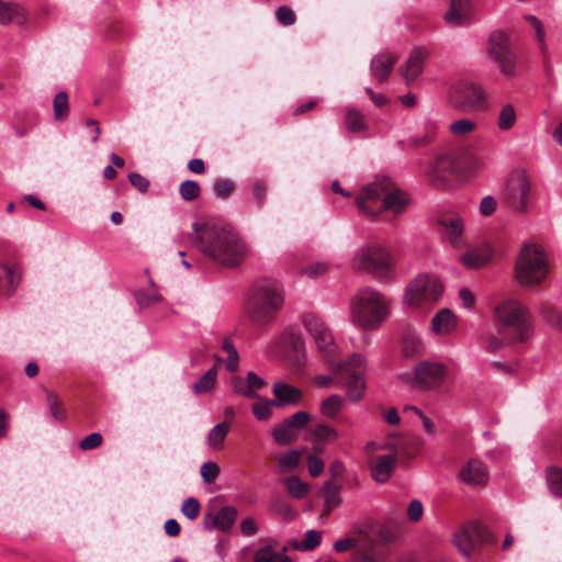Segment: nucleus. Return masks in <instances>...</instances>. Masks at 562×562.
<instances>
[{
  "label": "nucleus",
  "mask_w": 562,
  "mask_h": 562,
  "mask_svg": "<svg viewBox=\"0 0 562 562\" xmlns=\"http://www.w3.org/2000/svg\"><path fill=\"white\" fill-rule=\"evenodd\" d=\"M189 238L203 255L225 267L240 266L249 255L239 233L227 225L194 224Z\"/></svg>",
  "instance_id": "f257e3e1"
},
{
  "label": "nucleus",
  "mask_w": 562,
  "mask_h": 562,
  "mask_svg": "<svg viewBox=\"0 0 562 562\" xmlns=\"http://www.w3.org/2000/svg\"><path fill=\"white\" fill-rule=\"evenodd\" d=\"M407 193L396 187L389 177H382L366 186L358 199L357 206L370 218H376L383 211L398 214L408 205Z\"/></svg>",
  "instance_id": "f03ea898"
},
{
  "label": "nucleus",
  "mask_w": 562,
  "mask_h": 562,
  "mask_svg": "<svg viewBox=\"0 0 562 562\" xmlns=\"http://www.w3.org/2000/svg\"><path fill=\"white\" fill-rule=\"evenodd\" d=\"M284 304L282 285L272 278L257 280L245 303V312L250 322L258 326L270 323Z\"/></svg>",
  "instance_id": "7ed1b4c3"
},
{
  "label": "nucleus",
  "mask_w": 562,
  "mask_h": 562,
  "mask_svg": "<svg viewBox=\"0 0 562 562\" xmlns=\"http://www.w3.org/2000/svg\"><path fill=\"white\" fill-rule=\"evenodd\" d=\"M495 318L502 338L507 344L525 342L533 334V318L518 301H506L495 308Z\"/></svg>",
  "instance_id": "20e7f679"
},
{
  "label": "nucleus",
  "mask_w": 562,
  "mask_h": 562,
  "mask_svg": "<svg viewBox=\"0 0 562 562\" xmlns=\"http://www.w3.org/2000/svg\"><path fill=\"white\" fill-rule=\"evenodd\" d=\"M482 161L470 153H448L436 158L428 172V179L436 188H445L449 183L482 167Z\"/></svg>",
  "instance_id": "39448f33"
},
{
  "label": "nucleus",
  "mask_w": 562,
  "mask_h": 562,
  "mask_svg": "<svg viewBox=\"0 0 562 562\" xmlns=\"http://www.w3.org/2000/svg\"><path fill=\"white\" fill-rule=\"evenodd\" d=\"M387 315V301L374 289L359 290L351 301V319L361 328L376 329Z\"/></svg>",
  "instance_id": "423d86ee"
},
{
  "label": "nucleus",
  "mask_w": 562,
  "mask_h": 562,
  "mask_svg": "<svg viewBox=\"0 0 562 562\" xmlns=\"http://www.w3.org/2000/svg\"><path fill=\"white\" fill-rule=\"evenodd\" d=\"M364 373L366 360L361 355L355 353L337 366L334 378L317 376L316 383L327 386L335 381L337 385L346 390L349 400L359 402L363 397L366 389Z\"/></svg>",
  "instance_id": "0eeeda50"
},
{
  "label": "nucleus",
  "mask_w": 562,
  "mask_h": 562,
  "mask_svg": "<svg viewBox=\"0 0 562 562\" xmlns=\"http://www.w3.org/2000/svg\"><path fill=\"white\" fill-rule=\"evenodd\" d=\"M549 273L547 255L535 244L525 245L515 263V276L521 286H535Z\"/></svg>",
  "instance_id": "6e6552de"
},
{
  "label": "nucleus",
  "mask_w": 562,
  "mask_h": 562,
  "mask_svg": "<svg viewBox=\"0 0 562 562\" xmlns=\"http://www.w3.org/2000/svg\"><path fill=\"white\" fill-rule=\"evenodd\" d=\"M537 193L525 170H515L508 177L502 193V203L516 214H527Z\"/></svg>",
  "instance_id": "1a4fd4ad"
},
{
  "label": "nucleus",
  "mask_w": 562,
  "mask_h": 562,
  "mask_svg": "<svg viewBox=\"0 0 562 562\" xmlns=\"http://www.w3.org/2000/svg\"><path fill=\"white\" fill-rule=\"evenodd\" d=\"M394 259L382 246L370 244L363 246L355 259V268L370 272L382 280H392L395 277Z\"/></svg>",
  "instance_id": "9d476101"
},
{
  "label": "nucleus",
  "mask_w": 562,
  "mask_h": 562,
  "mask_svg": "<svg viewBox=\"0 0 562 562\" xmlns=\"http://www.w3.org/2000/svg\"><path fill=\"white\" fill-rule=\"evenodd\" d=\"M366 452L372 479L379 483L387 482L397 462L396 446L391 442L370 441L366 445Z\"/></svg>",
  "instance_id": "9b49d317"
},
{
  "label": "nucleus",
  "mask_w": 562,
  "mask_h": 562,
  "mask_svg": "<svg viewBox=\"0 0 562 562\" xmlns=\"http://www.w3.org/2000/svg\"><path fill=\"white\" fill-rule=\"evenodd\" d=\"M442 292L443 286L437 277L419 274L408 283L404 300L409 306L422 307L437 302Z\"/></svg>",
  "instance_id": "f8f14e48"
},
{
  "label": "nucleus",
  "mask_w": 562,
  "mask_h": 562,
  "mask_svg": "<svg viewBox=\"0 0 562 562\" xmlns=\"http://www.w3.org/2000/svg\"><path fill=\"white\" fill-rule=\"evenodd\" d=\"M452 105L463 112L486 109V95L483 89L473 82H458L449 92Z\"/></svg>",
  "instance_id": "ddd939ff"
},
{
  "label": "nucleus",
  "mask_w": 562,
  "mask_h": 562,
  "mask_svg": "<svg viewBox=\"0 0 562 562\" xmlns=\"http://www.w3.org/2000/svg\"><path fill=\"white\" fill-rule=\"evenodd\" d=\"M495 542L488 529L477 522L461 527L453 535V544L465 557H470L486 543Z\"/></svg>",
  "instance_id": "4468645a"
},
{
  "label": "nucleus",
  "mask_w": 562,
  "mask_h": 562,
  "mask_svg": "<svg viewBox=\"0 0 562 562\" xmlns=\"http://www.w3.org/2000/svg\"><path fill=\"white\" fill-rule=\"evenodd\" d=\"M303 325L314 339L321 355L330 360L336 351V344L331 330L322 317L314 313L303 315Z\"/></svg>",
  "instance_id": "2eb2a0df"
},
{
  "label": "nucleus",
  "mask_w": 562,
  "mask_h": 562,
  "mask_svg": "<svg viewBox=\"0 0 562 562\" xmlns=\"http://www.w3.org/2000/svg\"><path fill=\"white\" fill-rule=\"evenodd\" d=\"M490 56L498 64L502 74L513 76L516 69V56L509 46V40L503 32H495L488 40Z\"/></svg>",
  "instance_id": "dca6fc26"
},
{
  "label": "nucleus",
  "mask_w": 562,
  "mask_h": 562,
  "mask_svg": "<svg viewBox=\"0 0 562 562\" xmlns=\"http://www.w3.org/2000/svg\"><path fill=\"white\" fill-rule=\"evenodd\" d=\"M447 367L435 361H422L414 367L413 386L422 390L439 387L446 376Z\"/></svg>",
  "instance_id": "f3484780"
},
{
  "label": "nucleus",
  "mask_w": 562,
  "mask_h": 562,
  "mask_svg": "<svg viewBox=\"0 0 562 562\" xmlns=\"http://www.w3.org/2000/svg\"><path fill=\"white\" fill-rule=\"evenodd\" d=\"M272 392L274 398L271 400V404L277 407L297 405L303 398V393L299 387L282 381L273 384Z\"/></svg>",
  "instance_id": "a211bd4d"
},
{
  "label": "nucleus",
  "mask_w": 562,
  "mask_h": 562,
  "mask_svg": "<svg viewBox=\"0 0 562 562\" xmlns=\"http://www.w3.org/2000/svg\"><path fill=\"white\" fill-rule=\"evenodd\" d=\"M429 56L425 47H415L405 65L401 68V74L406 82L415 80L423 71L424 63Z\"/></svg>",
  "instance_id": "6ab92c4d"
},
{
  "label": "nucleus",
  "mask_w": 562,
  "mask_h": 562,
  "mask_svg": "<svg viewBox=\"0 0 562 562\" xmlns=\"http://www.w3.org/2000/svg\"><path fill=\"white\" fill-rule=\"evenodd\" d=\"M460 479L469 485H485L488 480V472L486 467L479 460H470L460 470Z\"/></svg>",
  "instance_id": "aec40b11"
},
{
  "label": "nucleus",
  "mask_w": 562,
  "mask_h": 562,
  "mask_svg": "<svg viewBox=\"0 0 562 562\" xmlns=\"http://www.w3.org/2000/svg\"><path fill=\"white\" fill-rule=\"evenodd\" d=\"M237 518V509L233 506H225L220 509L215 515H209L204 519V527L206 529L217 528L221 531H228Z\"/></svg>",
  "instance_id": "412c9836"
},
{
  "label": "nucleus",
  "mask_w": 562,
  "mask_h": 562,
  "mask_svg": "<svg viewBox=\"0 0 562 562\" xmlns=\"http://www.w3.org/2000/svg\"><path fill=\"white\" fill-rule=\"evenodd\" d=\"M396 61L397 56L391 53L376 55L371 61V72L373 77L379 82L386 81Z\"/></svg>",
  "instance_id": "4be33fe9"
},
{
  "label": "nucleus",
  "mask_w": 562,
  "mask_h": 562,
  "mask_svg": "<svg viewBox=\"0 0 562 562\" xmlns=\"http://www.w3.org/2000/svg\"><path fill=\"white\" fill-rule=\"evenodd\" d=\"M458 317L449 308L439 311L431 321V330L436 335H449L457 329Z\"/></svg>",
  "instance_id": "5701e85b"
},
{
  "label": "nucleus",
  "mask_w": 562,
  "mask_h": 562,
  "mask_svg": "<svg viewBox=\"0 0 562 562\" xmlns=\"http://www.w3.org/2000/svg\"><path fill=\"white\" fill-rule=\"evenodd\" d=\"M27 20L25 10L15 3L0 0V23L23 25Z\"/></svg>",
  "instance_id": "b1692460"
},
{
  "label": "nucleus",
  "mask_w": 562,
  "mask_h": 562,
  "mask_svg": "<svg viewBox=\"0 0 562 562\" xmlns=\"http://www.w3.org/2000/svg\"><path fill=\"white\" fill-rule=\"evenodd\" d=\"M491 257V248L488 246H481L462 255L460 261L469 269H480L488 262Z\"/></svg>",
  "instance_id": "393cba45"
},
{
  "label": "nucleus",
  "mask_w": 562,
  "mask_h": 562,
  "mask_svg": "<svg viewBox=\"0 0 562 562\" xmlns=\"http://www.w3.org/2000/svg\"><path fill=\"white\" fill-rule=\"evenodd\" d=\"M134 297L140 308L155 306L164 301L153 280H149L147 289H138L134 292Z\"/></svg>",
  "instance_id": "a878e982"
},
{
  "label": "nucleus",
  "mask_w": 562,
  "mask_h": 562,
  "mask_svg": "<svg viewBox=\"0 0 562 562\" xmlns=\"http://www.w3.org/2000/svg\"><path fill=\"white\" fill-rule=\"evenodd\" d=\"M345 405L342 396L333 394L325 398L319 407L321 414L329 419L338 418V414Z\"/></svg>",
  "instance_id": "bb28decb"
},
{
  "label": "nucleus",
  "mask_w": 562,
  "mask_h": 562,
  "mask_svg": "<svg viewBox=\"0 0 562 562\" xmlns=\"http://www.w3.org/2000/svg\"><path fill=\"white\" fill-rule=\"evenodd\" d=\"M20 279V276L11 267L0 263V290L12 294L19 285Z\"/></svg>",
  "instance_id": "cd10ccee"
},
{
  "label": "nucleus",
  "mask_w": 562,
  "mask_h": 562,
  "mask_svg": "<svg viewBox=\"0 0 562 562\" xmlns=\"http://www.w3.org/2000/svg\"><path fill=\"white\" fill-rule=\"evenodd\" d=\"M254 562H292L285 554V551H274L271 546L258 549L254 557Z\"/></svg>",
  "instance_id": "c85d7f7f"
},
{
  "label": "nucleus",
  "mask_w": 562,
  "mask_h": 562,
  "mask_svg": "<svg viewBox=\"0 0 562 562\" xmlns=\"http://www.w3.org/2000/svg\"><path fill=\"white\" fill-rule=\"evenodd\" d=\"M229 423L223 422L215 425L209 432L207 443L212 449H221L229 432Z\"/></svg>",
  "instance_id": "c756f323"
},
{
  "label": "nucleus",
  "mask_w": 562,
  "mask_h": 562,
  "mask_svg": "<svg viewBox=\"0 0 562 562\" xmlns=\"http://www.w3.org/2000/svg\"><path fill=\"white\" fill-rule=\"evenodd\" d=\"M272 437L279 446H285L296 440V432L284 420L277 425L272 430Z\"/></svg>",
  "instance_id": "7c9ffc66"
},
{
  "label": "nucleus",
  "mask_w": 562,
  "mask_h": 562,
  "mask_svg": "<svg viewBox=\"0 0 562 562\" xmlns=\"http://www.w3.org/2000/svg\"><path fill=\"white\" fill-rule=\"evenodd\" d=\"M217 369L212 367L207 370L198 382L192 385V390L195 394H205L213 390L216 384Z\"/></svg>",
  "instance_id": "2f4dec72"
},
{
  "label": "nucleus",
  "mask_w": 562,
  "mask_h": 562,
  "mask_svg": "<svg viewBox=\"0 0 562 562\" xmlns=\"http://www.w3.org/2000/svg\"><path fill=\"white\" fill-rule=\"evenodd\" d=\"M546 479L550 492L562 497V468L549 467L546 471Z\"/></svg>",
  "instance_id": "473e14b6"
},
{
  "label": "nucleus",
  "mask_w": 562,
  "mask_h": 562,
  "mask_svg": "<svg viewBox=\"0 0 562 562\" xmlns=\"http://www.w3.org/2000/svg\"><path fill=\"white\" fill-rule=\"evenodd\" d=\"M517 121L516 110L513 104L507 103L502 106L498 119L497 126L501 131H509L514 127Z\"/></svg>",
  "instance_id": "72a5a7b5"
},
{
  "label": "nucleus",
  "mask_w": 562,
  "mask_h": 562,
  "mask_svg": "<svg viewBox=\"0 0 562 562\" xmlns=\"http://www.w3.org/2000/svg\"><path fill=\"white\" fill-rule=\"evenodd\" d=\"M46 401L49 408V412L54 419L63 422L66 419V411L64 408L63 401L60 397L53 391L45 390Z\"/></svg>",
  "instance_id": "f704fd0d"
},
{
  "label": "nucleus",
  "mask_w": 562,
  "mask_h": 562,
  "mask_svg": "<svg viewBox=\"0 0 562 562\" xmlns=\"http://www.w3.org/2000/svg\"><path fill=\"white\" fill-rule=\"evenodd\" d=\"M440 224L445 227L446 233L449 235L450 241L456 244L457 239L461 236L463 226L460 217L446 216L440 220Z\"/></svg>",
  "instance_id": "c9c22d12"
},
{
  "label": "nucleus",
  "mask_w": 562,
  "mask_h": 562,
  "mask_svg": "<svg viewBox=\"0 0 562 562\" xmlns=\"http://www.w3.org/2000/svg\"><path fill=\"white\" fill-rule=\"evenodd\" d=\"M424 344L415 335H407L403 339L402 351L405 357L413 358L424 352Z\"/></svg>",
  "instance_id": "e433bc0d"
},
{
  "label": "nucleus",
  "mask_w": 562,
  "mask_h": 562,
  "mask_svg": "<svg viewBox=\"0 0 562 562\" xmlns=\"http://www.w3.org/2000/svg\"><path fill=\"white\" fill-rule=\"evenodd\" d=\"M345 124L349 132L357 133L367 127L364 116L356 109H349L345 116Z\"/></svg>",
  "instance_id": "4c0bfd02"
},
{
  "label": "nucleus",
  "mask_w": 562,
  "mask_h": 562,
  "mask_svg": "<svg viewBox=\"0 0 562 562\" xmlns=\"http://www.w3.org/2000/svg\"><path fill=\"white\" fill-rule=\"evenodd\" d=\"M467 0H450V8L445 14V21L451 25H460L463 22L462 9Z\"/></svg>",
  "instance_id": "58836bf2"
},
{
  "label": "nucleus",
  "mask_w": 562,
  "mask_h": 562,
  "mask_svg": "<svg viewBox=\"0 0 562 562\" xmlns=\"http://www.w3.org/2000/svg\"><path fill=\"white\" fill-rule=\"evenodd\" d=\"M313 436L322 442L333 443L339 438L338 431L327 424H318L313 429Z\"/></svg>",
  "instance_id": "ea45409f"
},
{
  "label": "nucleus",
  "mask_w": 562,
  "mask_h": 562,
  "mask_svg": "<svg viewBox=\"0 0 562 562\" xmlns=\"http://www.w3.org/2000/svg\"><path fill=\"white\" fill-rule=\"evenodd\" d=\"M179 193L182 200L191 202L200 198L201 187L194 180H186L180 183Z\"/></svg>",
  "instance_id": "a19ab883"
},
{
  "label": "nucleus",
  "mask_w": 562,
  "mask_h": 562,
  "mask_svg": "<svg viewBox=\"0 0 562 562\" xmlns=\"http://www.w3.org/2000/svg\"><path fill=\"white\" fill-rule=\"evenodd\" d=\"M54 117L57 121H63L68 116L69 104L68 95L66 92H59L55 95L53 101Z\"/></svg>",
  "instance_id": "79ce46f5"
},
{
  "label": "nucleus",
  "mask_w": 562,
  "mask_h": 562,
  "mask_svg": "<svg viewBox=\"0 0 562 562\" xmlns=\"http://www.w3.org/2000/svg\"><path fill=\"white\" fill-rule=\"evenodd\" d=\"M222 348L228 355V358L226 360V369L229 372H235L237 370V368H238L239 356H238V352H237V350L235 348L234 342L232 341L231 338H225L223 340Z\"/></svg>",
  "instance_id": "37998d69"
},
{
  "label": "nucleus",
  "mask_w": 562,
  "mask_h": 562,
  "mask_svg": "<svg viewBox=\"0 0 562 562\" xmlns=\"http://www.w3.org/2000/svg\"><path fill=\"white\" fill-rule=\"evenodd\" d=\"M301 453L297 450H290L277 458L279 467L282 471H291L299 467Z\"/></svg>",
  "instance_id": "c03bdc74"
},
{
  "label": "nucleus",
  "mask_w": 562,
  "mask_h": 562,
  "mask_svg": "<svg viewBox=\"0 0 562 562\" xmlns=\"http://www.w3.org/2000/svg\"><path fill=\"white\" fill-rule=\"evenodd\" d=\"M322 540V532L317 530H308L302 541L296 542L294 548L301 551H310L315 549Z\"/></svg>",
  "instance_id": "a18cd8bd"
},
{
  "label": "nucleus",
  "mask_w": 562,
  "mask_h": 562,
  "mask_svg": "<svg viewBox=\"0 0 562 562\" xmlns=\"http://www.w3.org/2000/svg\"><path fill=\"white\" fill-rule=\"evenodd\" d=\"M288 492L294 498H303L308 492V485L302 482L297 476H291L285 480Z\"/></svg>",
  "instance_id": "49530a36"
},
{
  "label": "nucleus",
  "mask_w": 562,
  "mask_h": 562,
  "mask_svg": "<svg viewBox=\"0 0 562 562\" xmlns=\"http://www.w3.org/2000/svg\"><path fill=\"white\" fill-rule=\"evenodd\" d=\"M476 127V124L475 122H473L472 120H468V119H462V120H458V121H454L450 124V132L454 135V136H465L467 134L473 132Z\"/></svg>",
  "instance_id": "de8ad7c7"
},
{
  "label": "nucleus",
  "mask_w": 562,
  "mask_h": 562,
  "mask_svg": "<svg viewBox=\"0 0 562 562\" xmlns=\"http://www.w3.org/2000/svg\"><path fill=\"white\" fill-rule=\"evenodd\" d=\"M235 190V183L228 179H216L213 183L214 193L222 199L228 198Z\"/></svg>",
  "instance_id": "09e8293b"
},
{
  "label": "nucleus",
  "mask_w": 562,
  "mask_h": 562,
  "mask_svg": "<svg viewBox=\"0 0 562 562\" xmlns=\"http://www.w3.org/2000/svg\"><path fill=\"white\" fill-rule=\"evenodd\" d=\"M271 406H272L271 400L267 401V400L260 398V401L258 403H255L252 405L251 411H252L254 416L258 420H267L272 415Z\"/></svg>",
  "instance_id": "8fccbe9b"
},
{
  "label": "nucleus",
  "mask_w": 562,
  "mask_h": 562,
  "mask_svg": "<svg viewBox=\"0 0 562 562\" xmlns=\"http://www.w3.org/2000/svg\"><path fill=\"white\" fill-rule=\"evenodd\" d=\"M323 496L328 507L337 506L339 504V487L333 482H326Z\"/></svg>",
  "instance_id": "3c124183"
},
{
  "label": "nucleus",
  "mask_w": 562,
  "mask_h": 562,
  "mask_svg": "<svg viewBox=\"0 0 562 562\" xmlns=\"http://www.w3.org/2000/svg\"><path fill=\"white\" fill-rule=\"evenodd\" d=\"M277 21L284 26H290L295 23L296 15L294 11L286 5H281L276 11Z\"/></svg>",
  "instance_id": "603ef678"
},
{
  "label": "nucleus",
  "mask_w": 562,
  "mask_h": 562,
  "mask_svg": "<svg viewBox=\"0 0 562 562\" xmlns=\"http://www.w3.org/2000/svg\"><path fill=\"white\" fill-rule=\"evenodd\" d=\"M201 505L195 497L187 498L181 506V513L189 519H195L200 514Z\"/></svg>",
  "instance_id": "864d4df0"
},
{
  "label": "nucleus",
  "mask_w": 562,
  "mask_h": 562,
  "mask_svg": "<svg viewBox=\"0 0 562 562\" xmlns=\"http://www.w3.org/2000/svg\"><path fill=\"white\" fill-rule=\"evenodd\" d=\"M220 467L216 462L209 461L202 464L201 467V475L205 483H213L218 474H220Z\"/></svg>",
  "instance_id": "5fc2aeb1"
},
{
  "label": "nucleus",
  "mask_w": 562,
  "mask_h": 562,
  "mask_svg": "<svg viewBox=\"0 0 562 562\" xmlns=\"http://www.w3.org/2000/svg\"><path fill=\"white\" fill-rule=\"evenodd\" d=\"M251 195L258 206H261L265 203L268 186L262 180H256L251 183Z\"/></svg>",
  "instance_id": "6e6d98bb"
},
{
  "label": "nucleus",
  "mask_w": 562,
  "mask_h": 562,
  "mask_svg": "<svg viewBox=\"0 0 562 562\" xmlns=\"http://www.w3.org/2000/svg\"><path fill=\"white\" fill-rule=\"evenodd\" d=\"M310 419L311 416L308 413L296 412L289 418H285L284 422L288 423L292 427V429L296 430L305 427L308 424Z\"/></svg>",
  "instance_id": "4d7b16f0"
},
{
  "label": "nucleus",
  "mask_w": 562,
  "mask_h": 562,
  "mask_svg": "<svg viewBox=\"0 0 562 562\" xmlns=\"http://www.w3.org/2000/svg\"><path fill=\"white\" fill-rule=\"evenodd\" d=\"M103 437L100 432H92L80 440L79 448L83 451L92 450L101 446Z\"/></svg>",
  "instance_id": "13d9d810"
},
{
  "label": "nucleus",
  "mask_w": 562,
  "mask_h": 562,
  "mask_svg": "<svg viewBox=\"0 0 562 562\" xmlns=\"http://www.w3.org/2000/svg\"><path fill=\"white\" fill-rule=\"evenodd\" d=\"M232 390L239 395H243L247 398L251 397V392L249 389L248 380L243 379L241 376H233L232 378Z\"/></svg>",
  "instance_id": "bf43d9fd"
},
{
  "label": "nucleus",
  "mask_w": 562,
  "mask_h": 562,
  "mask_svg": "<svg viewBox=\"0 0 562 562\" xmlns=\"http://www.w3.org/2000/svg\"><path fill=\"white\" fill-rule=\"evenodd\" d=\"M422 443L423 441L418 437H407L402 441L401 448L408 457H412L419 451Z\"/></svg>",
  "instance_id": "052dcab7"
},
{
  "label": "nucleus",
  "mask_w": 562,
  "mask_h": 562,
  "mask_svg": "<svg viewBox=\"0 0 562 562\" xmlns=\"http://www.w3.org/2000/svg\"><path fill=\"white\" fill-rule=\"evenodd\" d=\"M247 380H248L249 389L251 392L250 398H257L258 397L257 391H259L266 386V384H267L266 381L262 378L258 376L252 371L247 373Z\"/></svg>",
  "instance_id": "680f3d73"
},
{
  "label": "nucleus",
  "mask_w": 562,
  "mask_h": 562,
  "mask_svg": "<svg viewBox=\"0 0 562 562\" xmlns=\"http://www.w3.org/2000/svg\"><path fill=\"white\" fill-rule=\"evenodd\" d=\"M307 469L312 477H317L324 471V461L318 457L311 454L307 458Z\"/></svg>",
  "instance_id": "e2e57ef3"
},
{
  "label": "nucleus",
  "mask_w": 562,
  "mask_h": 562,
  "mask_svg": "<svg viewBox=\"0 0 562 562\" xmlns=\"http://www.w3.org/2000/svg\"><path fill=\"white\" fill-rule=\"evenodd\" d=\"M128 180L131 184L136 188L139 192L146 193L149 188V181L144 176L137 172H132L128 175Z\"/></svg>",
  "instance_id": "0e129e2a"
},
{
  "label": "nucleus",
  "mask_w": 562,
  "mask_h": 562,
  "mask_svg": "<svg viewBox=\"0 0 562 562\" xmlns=\"http://www.w3.org/2000/svg\"><path fill=\"white\" fill-rule=\"evenodd\" d=\"M527 20L530 22L531 26L535 29L536 34H537V41L540 45L541 50L544 52L546 44H544V31H543L542 23L540 22V20H538L533 15L527 16Z\"/></svg>",
  "instance_id": "69168bd1"
},
{
  "label": "nucleus",
  "mask_w": 562,
  "mask_h": 562,
  "mask_svg": "<svg viewBox=\"0 0 562 562\" xmlns=\"http://www.w3.org/2000/svg\"><path fill=\"white\" fill-rule=\"evenodd\" d=\"M496 207H497V202L491 195L483 198L480 203V212L484 216L492 215L496 211Z\"/></svg>",
  "instance_id": "338daca9"
},
{
  "label": "nucleus",
  "mask_w": 562,
  "mask_h": 562,
  "mask_svg": "<svg viewBox=\"0 0 562 562\" xmlns=\"http://www.w3.org/2000/svg\"><path fill=\"white\" fill-rule=\"evenodd\" d=\"M407 515L412 521H418L423 516V504L417 499L412 501L407 508Z\"/></svg>",
  "instance_id": "774afa93"
}]
</instances>
